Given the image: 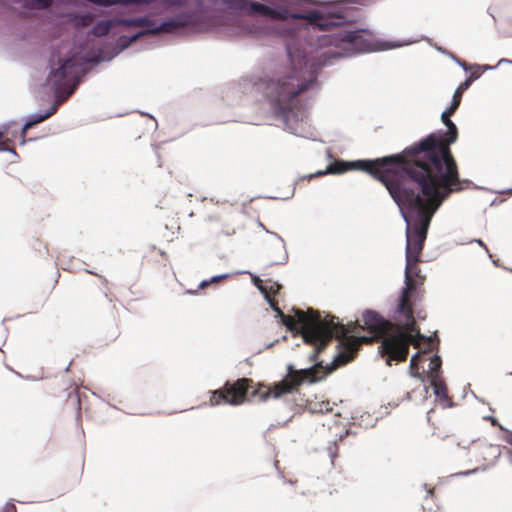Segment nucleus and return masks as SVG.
<instances>
[{"mask_svg":"<svg viewBox=\"0 0 512 512\" xmlns=\"http://www.w3.org/2000/svg\"><path fill=\"white\" fill-rule=\"evenodd\" d=\"M385 179L386 188L393 200L402 207L406 222V260L407 274L411 267L419 263L431 220L453 192L451 188H442L435 184L412 179L401 175H392Z\"/></svg>","mask_w":512,"mask_h":512,"instance_id":"1","label":"nucleus"},{"mask_svg":"<svg viewBox=\"0 0 512 512\" xmlns=\"http://www.w3.org/2000/svg\"><path fill=\"white\" fill-rule=\"evenodd\" d=\"M445 126V132L431 133L402 153L385 156L381 162L402 164L401 176L461 191L463 181L450 149L457 141L458 129L452 120Z\"/></svg>","mask_w":512,"mask_h":512,"instance_id":"2","label":"nucleus"},{"mask_svg":"<svg viewBox=\"0 0 512 512\" xmlns=\"http://www.w3.org/2000/svg\"><path fill=\"white\" fill-rule=\"evenodd\" d=\"M362 322V329L367 330L372 337L350 335L353 327L345 325L349 331L345 336L336 337L340 340L339 351L330 366H323L322 362H319L310 368L297 370L289 365L288 373L283 380L273 386L257 384L256 388L251 391V397L258 398L260 401H266L270 397L279 398L296 391L304 382L315 383L320 381L338 367L352 361L362 344L371 343L374 339H381L382 342L383 338L389 336L393 330L392 323L375 311H365L362 315ZM342 325L344 326V324Z\"/></svg>","mask_w":512,"mask_h":512,"instance_id":"3","label":"nucleus"},{"mask_svg":"<svg viewBox=\"0 0 512 512\" xmlns=\"http://www.w3.org/2000/svg\"><path fill=\"white\" fill-rule=\"evenodd\" d=\"M282 323L289 329H297L301 325V334L306 343L314 346L310 356L311 362H317L319 353L326 348L334 337L345 336L349 331L342 323L336 321V317L327 315L322 317L318 311L308 309L303 311L295 309V316L279 315Z\"/></svg>","mask_w":512,"mask_h":512,"instance_id":"4","label":"nucleus"},{"mask_svg":"<svg viewBox=\"0 0 512 512\" xmlns=\"http://www.w3.org/2000/svg\"><path fill=\"white\" fill-rule=\"evenodd\" d=\"M289 56L292 54L289 52ZM287 71L277 74L266 85L265 94L276 116L285 120L293 111L294 101L302 92L310 86V81L305 77V58L301 57Z\"/></svg>","mask_w":512,"mask_h":512,"instance_id":"5","label":"nucleus"},{"mask_svg":"<svg viewBox=\"0 0 512 512\" xmlns=\"http://www.w3.org/2000/svg\"><path fill=\"white\" fill-rule=\"evenodd\" d=\"M398 311L406 319L404 329L397 327L396 330H392L379 346V353L389 366L393 361H405L409 354V346L412 344L419 347V340L423 338L417 329L411 298L401 297Z\"/></svg>","mask_w":512,"mask_h":512,"instance_id":"6","label":"nucleus"},{"mask_svg":"<svg viewBox=\"0 0 512 512\" xmlns=\"http://www.w3.org/2000/svg\"><path fill=\"white\" fill-rule=\"evenodd\" d=\"M382 158H377L374 160H358L354 162H345L341 160H337L334 163L330 164L326 170L318 171L314 175H310L309 178H313L314 176H323L328 173L330 174H341L347 172L351 169H358L364 171L375 179L379 180L385 187L387 178H393L392 175H400V171L402 169V164L398 162H393V164H386L381 162Z\"/></svg>","mask_w":512,"mask_h":512,"instance_id":"7","label":"nucleus"},{"mask_svg":"<svg viewBox=\"0 0 512 512\" xmlns=\"http://www.w3.org/2000/svg\"><path fill=\"white\" fill-rule=\"evenodd\" d=\"M81 65L78 58L71 57L49 74L47 81L55 90L56 95H65L67 98L73 94L79 84Z\"/></svg>","mask_w":512,"mask_h":512,"instance_id":"8","label":"nucleus"},{"mask_svg":"<svg viewBox=\"0 0 512 512\" xmlns=\"http://www.w3.org/2000/svg\"><path fill=\"white\" fill-rule=\"evenodd\" d=\"M253 380L239 378L233 382L226 381L223 387L210 392V406H239L246 402L249 390L253 388Z\"/></svg>","mask_w":512,"mask_h":512,"instance_id":"9","label":"nucleus"},{"mask_svg":"<svg viewBox=\"0 0 512 512\" xmlns=\"http://www.w3.org/2000/svg\"><path fill=\"white\" fill-rule=\"evenodd\" d=\"M364 34V30L346 31L326 36L324 41L337 49L332 54L333 57H348L370 49V43Z\"/></svg>","mask_w":512,"mask_h":512,"instance_id":"10","label":"nucleus"},{"mask_svg":"<svg viewBox=\"0 0 512 512\" xmlns=\"http://www.w3.org/2000/svg\"><path fill=\"white\" fill-rule=\"evenodd\" d=\"M193 16L189 13H182L177 15L175 18L170 19L168 21H164L158 26H154L153 28H148L136 33L129 40L130 43L135 42L138 38L145 35H159L161 33H173L180 28H184L193 24Z\"/></svg>","mask_w":512,"mask_h":512,"instance_id":"11","label":"nucleus"},{"mask_svg":"<svg viewBox=\"0 0 512 512\" xmlns=\"http://www.w3.org/2000/svg\"><path fill=\"white\" fill-rule=\"evenodd\" d=\"M230 4L233 8L248 14H260L271 18L280 17L277 11L273 10L265 4L253 0H231Z\"/></svg>","mask_w":512,"mask_h":512,"instance_id":"12","label":"nucleus"},{"mask_svg":"<svg viewBox=\"0 0 512 512\" xmlns=\"http://www.w3.org/2000/svg\"><path fill=\"white\" fill-rule=\"evenodd\" d=\"M296 19L307 20L310 24L317 26L321 30H328L331 27L339 25V17H324V15L318 11H311L306 14L294 15Z\"/></svg>","mask_w":512,"mask_h":512,"instance_id":"13","label":"nucleus"},{"mask_svg":"<svg viewBox=\"0 0 512 512\" xmlns=\"http://www.w3.org/2000/svg\"><path fill=\"white\" fill-rule=\"evenodd\" d=\"M418 263H415L411 267L410 273L407 274V266L405 267V288L402 291L401 297L412 298L413 293L416 292L417 281L416 277H419Z\"/></svg>","mask_w":512,"mask_h":512,"instance_id":"14","label":"nucleus"},{"mask_svg":"<svg viewBox=\"0 0 512 512\" xmlns=\"http://www.w3.org/2000/svg\"><path fill=\"white\" fill-rule=\"evenodd\" d=\"M254 283L260 291L265 294L266 298L271 297V295H276L282 288L278 282L271 279L263 281L259 278H255Z\"/></svg>","mask_w":512,"mask_h":512,"instance_id":"15","label":"nucleus"},{"mask_svg":"<svg viewBox=\"0 0 512 512\" xmlns=\"http://www.w3.org/2000/svg\"><path fill=\"white\" fill-rule=\"evenodd\" d=\"M120 21L119 18L99 21L92 28V34L97 37L106 36L113 27L121 25Z\"/></svg>","mask_w":512,"mask_h":512,"instance_id":"16","label":"nucleus"},{"mask_svg":"<svg viewBox=\"0 0 512 512\" xmlns=\"http://www.w3.org/2000/svg\"><path fill=\"white\" fill-rule=\"evenodd\" d=\"M478 77V72H472L470 76L457 87L453 94L452 101H456L460 105L463 93L470 87L471 83Z\"/></svg>","mask_w":512,"mask_h":512,"instance_id":"17","label":"nucleus"},{"mask_svg":"<svg viewBox=\"0 0 512 512\" xmlns=\"http://www.w3.org/2000/svg\"><path fill=\"white\" fill-rule=\"evenodd\" d=\"M430 379V384L434 389L435 395L440 399L448 398V391L444 380L441 376H433Z\"/></svg>","mask_w":512,"mask_h":512,"instance_id":"18","label":"nucleus"},{"mask_svg":"<svg viewBox=\"0 0 512 512\" xmlns=\"http://www.w3.org/2000/svg\"><path fill=\"white\" fill-rule=\"evenodd\" d=\"M120 23L127 27H147V29L156 26L155 23L147 17L121 19Z\"/></svg>","mask_w":512,"mask_h":512,"instance_id":"19","label":"nucleus"},{"mask_svg":"<svg viewBox=\"0 0 512 512\" xmlns=\"http://www.w3.org/2000/svg\"><path fill=\"white\" fill-rule=\"evenodd\" d=\"M70 21L73 22L76 28H85L93 23L94 16L91 13H86L83 15L75 14L70 17Z\"/></svg>","mask_w":512,"mask_h":512,"instance_id":"20","label":"nucleus"},{"mask_svg":"<svg viewBox=\"0 0 512 512\" xmlns=\"http://www.w3.org/2000/svg\"><path fill=\"white\" fill-rule=\"evenodd\" d=\"M212 233L216 238H220L221 236L233 235L235 233V229L229 224L220 223L212 229Z\"/></svg>","mask_w":512,"mask_h":512,"instance_id":"21","label":"nucleus"},{"mask_svg":"<svg viewBox=\"0 0 512 512\" xmlns=\"http://www.w3.org/2000/svg\"><path fill=\"white\" fill-rule=\"evenodd\" d=\"M441 364H442V361L439 356L436 355L431 358L430 364H429V368H430V371L428 374L429 378H432L433 376H441Z\"/></svg>","mask_w":512,"mask_h":512,"instance_id":"22","label":"nucleus"},{"mask_svg":"<svg viewBox=\"0 0 512 512\" xmlns=\"http://www.w3.org/2000/svg\"><path fill=\"white\" fill-rule=\"evenodd\" d=\"M51 4L52 0H26V5L34 9H46Z\"/></svg>","mask_w":512,"mask_h":512,"instance_id":"23","label":"nucleus"},{"mask_svg":"<svg viewBox=\"0 0 512 512\" xmlns=\"http://www.w3.org/2000/svg\"><path fill=\"white\" fill-rule=\"evenodd\" d=\"M409 370H410L411 376L416 377V378L421 377V374L419 372V354H415L414 356H412V358L410 360Z\"/></svg>","mask_w":512,"mask_h":512,"instance_id":"24","label":"nucleus"},{"mask_svg":"<svg viewBox=\"0 0 512 512\" xmlns=\"http://www.w3.org/2000/svg\"><path fill=\"white\" fill-rule=\"evenodd\" d=\"M0 151H13L11 148V140H9L2 131H0Z\"/></svg>","mask_w":512,"mask_h":512,"instance_id":"25","label":"nucleus"},{"mask_svg":"<svg viewBox=\"0 0 512 512\" xmlns=\"http://www.w3.org/2000/svg\"><path fill=\"white\" fill-rule=\"evenodd\" d=\"M87 1L91 2V3H94V4H97V5L108 7V6H113V5L120 4L121 0H87Z\"/></svg>","mask_w":512,"mask_h":512,"instance_id":"26","label":"nucleus"},{"mask_svg":"<svg viewBox=\"0 0 512 512\" xmlns=\"http://www.w3.org/2000/svg\"><path fill=\"white\" fill-rule=\"evenodd\" d=\"M459 104L456 101H452L450 106L442 113V118H446L447 116H452L456 110L458 109Z\"/></svg>","mask_w":512,"mask_h":512,"instance_id":"27","label":"nucleus"},{"mask_svg":"<svg viewBox=\"0 0 512 512\" xmlns=\"http://www.w3.org/2000/svg\"><path fill=\"white\" fill-rule=\"evenodd\" d=\"M225 277H226L225 275H221V276H215V277H212L210 281L204 280V281H202V282L200 283L199 288L204 289V288H206L210 283L219 282L220 280L224 279Z\"/></svg>","mask_w":512,"mask_h":512,"instance_id":"28","label":"nucleus"},{"mask_svg":"<svg viewBox=\"0 0 512 512\" xmlns=\"http://www.w3.org/2000/svg\"><path fill=\"white\" fill-rule=\"evenodd\" d=\"M155 0H121V5H130V4H151Z\"/></svg>","mask_w":512,"mask_h":512,"instance_id":"29","label":"nucleus"},{"mask_svg":"<svg viewBox=\"0 0 512 512\" xmlns=\"http://www.w3.org/2000/svg\"><path fill=\"white\" fill-rule=\"evenodd\" d=\"M267 299H268V302H269L271 308L277 313V315L278 316L282 315L283 311L279 308L278 302L272 297H269Z\"/></svg>","mask_w":512,"mask_h":512,"instance_id":"30","label":"nucleus"},{"mask_svg":"<svg viewBox=\"0 0 512 512\" xmlns=\"http://www.w3.org/2000/svg\"><path fill=\"white\" fill-rule=\"evenodd\" d=\"M52 113H53V112L48 113V114H46V115H44V116L40 117L37 121H35V123H37V122H41V121L45 120V119H46V118H48ZM33 124H34V122H28V123H26V124L24 125L23 131L25 132L28 128L32 127V125H33Z\"/></svg>","mask_w":512,"mask_h":512,"instance_id":"31","label":"nucleus"},{"mask_svg":"<svg viewBox=\"0 0 512 512\" xmlns=\"http://www.w3.org/2000/svg\"><path fill=\"white\" fill-rule=\"evenodd\" d=\"M441 120H442L444 125H446L449 121H451L450 116H447L446 118H442L441 117Z\"/></svg>","mask_w":512,"mask_h":512,"instance_id":"32","label":"nucleus"},{"mask_svg":"<svg viewBox=\"0 0 512 512\" xmlns=\"http://www.w3.org/2000/svg\"><path fill=\"white\" fill-rule=\"evenodd\" d=\"M491 423H492V425H494V426H499V427H500V425L498 424L497 420H496V419H494V418H491Z\"/></svg>","mask_w":512,"mask_h":512,"instance_id":"33","label":"nucleus"},{"mask_svg":"<svg viewBox=\"0 0 512 512\" xmlns=\"http://www.w3.org/2000/svg\"><path fill=\"white\" fill-rule=\"evenodd\" d=\"M477 243H478L480 246L484 247V248L487 250V247H486V245L483 243V241H482V240H477Z\"/></svg>","mask_w":512,"mask_h":512,"instance_id":"34","label":"nucleus"},{"mask_svg":"<svg viewBox=\"0 0 512 512\" xmlns=\"http://www.w3.org/2000/svg\"><path fill=\"white\" fill-rule=\"evenodd\" d=\"M328 406H329V403H328V402H327V403H325V409H326V411L330 410V409L328 408Z\"/></svg>","mask_w":512,"mask_h":512,"instance_id":"35","label":"nucleus"},{"mask_svg":"<svg viewBox=\"0 0 512 512\" xmlns=\"http://www.w3.org/2000/svg\"><path fill=\"white\" fill-rule=\"evenodd\" d=\"M428 493H429V494H433V490H432V489H430V490L428 491Z\"/></svg>","mask_w":512,"mask_h":512,"instance_id":"36","label":"nucleus"},{"mask_svg":"<svg viewBox=\"0 0 512 512\" xmlns=\"http://www.w3.org/2000/svg\"><path fill=\"white\" fill-rule=\"evenodd\" d=\"M511 375H512V372H511Z\"/></svg>","mask_w":512,"mask_h":512,"instance_id":"37","label":"nucleus"}]
</instances>
